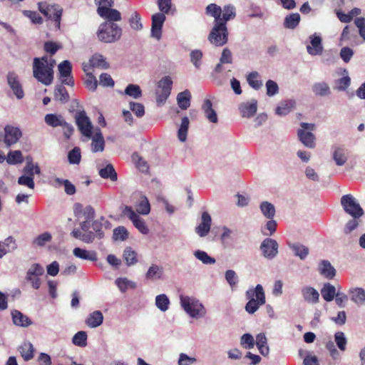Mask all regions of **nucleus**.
Here are the masks:
<instances>
[{"instance_id":"nucleus-2","label":"nucleus","mask_w":365,"mask_h":365,"mask_svg":"<svg viewBox=\"0 0 365 365\" xmlns=\"http://www.w3.org/2000/svg\"><path fill=\"white\" fill-rule=\"evenodd\" d=\"M157 4L161 13H157L152 16L150 36L160 41L162 38L163 24L166 19L165 14L170 12L172 1L171 0H157Z\"/></svg>"},{"instance_id":"nucleus-48","label":"nucleus","mask_w":365,"mask_h":365,"mask_svg":"<svg viewBox=\"0 0 365 365\" xmlns=\"http://www.w3.org/2000/svg\"><path fill=\"white\" fill-rule=\"evenodd\" d=\"M194 257L204 264H214L216 262L215 258L208 255V254L200 250H195L193 252Z\"/></svg>"},{"instance_id":"nucleus-32","label":"nucleus","mask_w":365,"mask_h":365,"mask_svg":"<svg viewBox=\"0 0 365 365\" xmlns=\"http://www.w3.org/2000/svg\"><path fill=\"white\" fill-rule=\"evenodd\" d=\"M202 109L205 113V117L210 122L216 123H217V115L215 110L212 108V103L210 100L205 99L202 106Z\"/></svg>"},{"instance_id":"nucleus-44","label":"nucleus","mask_w":365,"mask_h":365,"mask_svg":"<svg viewBox=\"0 0 365 365\" xmlns=\"http://www.w3.org/2000/svg\"><path fill=\"white\" fill-rule=\"evenodd\" d=\"M99 175L102 178L110 179L112 181H116L118 179L117 173L111 164H108L105 168L100 169Z\"/></svg>"},{"instance_id":"nucleus-26","label":"nucleus","mask_w":365,"mask_h":365,"mask_svg":"<svg viewBox=\"0 0 365 365\" xmlns=\"http://www.w3.org/2000/svg\"><path fill=\"white\" fill-rule=\"evenodd\" d=\"M18 351L24 361H28L33 359L34 349L33 344L27 341H24L18 348Z\"/></svg>"},{"instance_id":"nucleus-18","label":"nucleus","mask_w":365,"mask_h":365,"mask_svg":"<svg viewBox=\"0 0 365 365\" xmlns=\"http://www.w3.org/2000/svg\"><path fill=\"white\" fill-rule=\"evenodd\" d=\"M239 110L242 117L250 118L255 115L257 110V101L252 99L250 101L239 105Z\"/></svg>"},{"instance_id":"nucleus-53","label":"nucleus","mask_w":365,"mask_h":365,"mask_svg":"<svg viewBox=\"0 0 365 365\" xmlns=\"http://www.w3.org/2000/svg\"><path fill=\"white\" fill-rule=\"evenodd\" d=\"M205 10L207 15L215 19L214 22H220V16L222 14V8L220 6L215 4H210L207 6Z\"/></svg>"},{"instance_id":"nucleus-54","label":"nucleus","mask_w":365,"mask_h":365,"mask_svg":"<svg viewBox=\"0 0 365 365\" xmlns=\"http://www.w3.org/2000/svg\"><path fill=\"white\" fill-rule=\"evenodd\" d=\"M304 299L309 303H316L319 298L318 292L312 287H306L302 290Z\"/></svg>"},{"instance_id":"nucleus-22","label":"nucleus","mask_w":365,"mask_h":365,"mask_svg":"<svg viewBox=\"0 0 365 365\" xmlns=\"http://www.w3.org/2000/svg\"><path fill=\"white\" fill-rule=\"evenodd\" d=\"M11 315L14 324L17 327H28L32 324V321L19 310H12Z\"/></svg>"},{"instance_id":"nucleus-51","label":"nucleus","mask_w":365,"mask_h":365,"mask_svg":"<svg viewBox=\"0 0 365 365\" xmlns=\"http://www.w3.org/2000/svg\"><path fill=\"white\" fill-rule=\"evenodd\" d=\"M309 38L310 43L307 46V52L310 55H317L319 52V36L315 34Z\"/></svg>"},{"instance_id":"nucleus-7","label":"nucleus","mask_w":365,"mask_h":365,"mask_svg":"<svg viewBox=\"0 0 365 365\" xmlns=\"http://www.w3.org/2000/svg\"><path fill=\"white\" fill-rule=\"evenodd\" d=\"M341 205L345 212L353 218H360L364 215L360 204L351 194L344 195L341 197Z\"/></svg>"},{"instance_id":"nucleus-27","label":"nucleus","mask_w":365,"mask_h":365,"mask_svg":"<svg viewBox=\"0 0 365 365\" xmlns=\"http://www.w3.org/2000/svg\"><path fill=\"white\" fill-rule=\"evenodd\" d=\"M232 60L231 51L227 48H224L222 51L219 63L215 66V71L218 73H221L223 70L222 65L225 63L230 64L232 63Z\"/></svg>"},{"instance_id":"nucleus-12","label":"nucleus","mask_w":365,"mask_h":365,"mask_svg":"<svg viewBox=\"0 0 365 365\" xmlns=\"http://www.w3.org/2000/svg\"><path fill=\"white\" fill-rule=\"evenodd\" d=\"M43 267L38 263H34L29 268L26 274V279L31 284L34 289H38L41 287V279L39 277L43 275Z\"/></svg>"},{"instance_id":"nucleus-60","label":"nucleus","mask_w":365,"mask_h":365,"mask_svg":"<svg viewBox=\"0 0 365 365\" xmlns=\"http://www.w3.org/2000/svg\"><path fill=\"white\" fill-rule=\"evenodd\" d=\"M68 160L70 164L78 165L81 160L80 148L75 147L69 151L68 153Z\"/></svg>"},{"instance_id":"nucleus-5","label":"nucleus","mask_w":365,"mask_h":365,"mask_svg":"<svg viewBox=\"0 0 365 365\" xmlns=\"http://www.w3.org/2000/svg\"><path fill=\"white\" fill-rule=\"evenodd\" d=\"M179 299L180 307L190 317L200 319L206 315L205 306L196 297L180 295Z\"/></svg>"},{"instance_id":"nucleus-33","label":"nucleus","mask_w":365,"mask_h":365,"mask_svg":"<svg viewBox=\"0 0 365 365\" xmlns=\"http://www.w3.org/2000/svg\"><path fill=\"white\" fill-rule=\"evenodd\" d=\"M109 225V222L106 220L103 217H101L100 219L96 220L92 222L91 227L93 230L92 232L94 235L95 238L98 237L99 239H101L104 236V232L103 231V226H106Z\"/></svg>"},{"instance_id":"nucleus-24","label":"nucleus","mask_w":365,"mask_h":365,"mask_svg":"<svg viewBox=\"0 0 365 365\" xmlns=\"http://www.w3.org/2000/svg\"><path fill=\"white\" fill-rule=\"evenodd\" d=\"M73 255L79 259L95 262L98 259L97 253L93 250H86L76 247L73 250Z\"/></svg>"},{"instance_id":"nucleus-57","label":"nucleus","mask_w":365,"mask_h":365,"mask_svg":"<svg viewBox=\"0 0 365 365\" xmlns=\"http://www.w3.org/2000/svg\"><path fill=\"white\" fill-rule=\"evenodd\" d=\"M352 301L356 304H365V291L361 288H356L351 291Z\"/></svg>"},{"instance_id":"nucleus-63","label":"nucleus","mask_w":365,"mask_h":365,"mask_svg":"<svg viewBox=\"0 0 365 365\" xmlns=\"http://www.w3.org/2000/svg\"><path fill=\"white\" fill-rule=\"evenodd\" d=\"M136 210L142 215H148L150 211V203L145 197H142L137 205Z\"/></svg>"},{"instance_id":"nucleus-23","label":"nucleus","mask_w":365,"mask_h":365,"mask_svg":"<svg viewBox=\"0 0 365 365\" xmlns=\"http://www.w3.org/2000/svg\"><path fill=\"white\" fill-rule=\"evenodd\" d=\"M91 150L93 153L102 152L104 150V138L99 128H96L92 135Z\"/></svg>"},{"instance_id":"nucleus-29","label":"nucleus","mask_w":365,"mask_h":365,"mask_svg":"<svg viewBox=\"0 0 365 365\" xmlns=\"http://www.w3.org/2000/svg\"><path fill=\"white\" fill-rule=\"evenodd\" d=\"M255 344L263 356H267L269 353V348L267 344V338L264 333H259L256 336Z\"/></svg>"},{"instance_id":"nucleus-64","label":"nucleus","mask_w":365,"mask_h":365,"mask_svg":"<svg viewBox=\"0 0 365 365\" xmlns=\"http://www.w3.org/2000/svg\"><path fill=\"white\" fill-rule=\"evenodd\" d=\"M334 159L337 165H343L346 162L345 151L341 148H337L334 152Z\"/></svg>"},{"instance_id":"nucleus-37","label":"nucleus","mask_w":365,"mask_h":365,"mask_svg":"<svg viewBox=\"0 0 365 365\" xmlns=\"http://www.w3.org/2000/svg\"><path fill=\"white\" fill-rule=\"evenodd\" d=\"M191 94L188 90L180 92L177 96V102L178 106L182 110H186L190 106Z\"/></svg>"},{"instance_id":"nucleus-45","label":"nucleus","mask_w":365,"mask_h":365,"mask_svg":"<svg viewBox=\"0 0 365 365\" xmlns=\"http://www.w3.org/2000/svg\"><path fill=\"white\" fill-rule=\"evenodd\" d=\"M190 120L186 116L183 117L181 120L180 128L178 130V138L180 142H185L189 128Z\"/></svg>"},{"instance_id":"nucleus-21","label":"nucleus","mask_w":365,"mask_h":365,"mask_svg":"<svg viewBox=\"0 0 365 365\" xmlns=\"http://www.w3.org/2000/svg\"><path fill=\"white\" fill-rule=\"evenodd\" d=\"M97 13L101 17L108 20V21L113 22L121 20V14L120 11L116 9H111V7H108L106 9L98 8Z\"/></svg>"},{"instance_id":"nucleus-56","label":"nucleus","mask_w":365,"mask_h":365,"mask_svg":"<svg viewBox=\"0 0 365 365\" xmlns=\"http://www.w3.org/2000/svg\"><path fill=\"white\" fill-rule=\"evenodd\" d=\"M240 343L242 348L252 349L255 345V339L252 334L246 333L241 336Z\"/></svg>"},{"instance_id":"nucleus-19","label":"nucleus","mask_w":365,"mask_h":365,"mask_svg":"<svg viewBox=\"0 0 365 365\" xmlns=\"http://www.w3.org/2000/svg\"><path fill=\"white\" fill-rule=\"evenodd\" d=\"M8 84L18 99H21L24 96V93L21 85L15 73H9L7 76Z\"/></svg>"},{"instance_id":"nucleus-34","label":"nucleus","mask_w":365,"mask_h":365,"mask_svg":"<svg viewBox=\"0 0 365 365\" xmlns=\"http://www.w3.org/2000/svg\"><path fill=\"white\" fill-rule=\"evenodd\" d=\"M259 210L262 215L267 220L274 219L276 215L274 205L268 201H262L259 204Z\"/></svg>"},{"instance_id":"nucleus-52","label":"nucleus","mask_w":365,"mask_h":365,"mask_svg":"<svg viewBox=\"0 0 365 365\" xmlns=\"http://www.w3.org/2000/svg\"><path fill=\"white\" fill-rule=\"evenodd\" d=\"M45 122L51 127L61 126L65 124V120L61 115L56 114H47L45 116Z\"/></svg>"},{"instance_id":"nucleus-13","label":"nucleus","mask_w":365,"mask_h":365,"mask_svg":"<svg viewBox=\"0 0 365 365\" xmlns=\"http://www.w3.org/2000/svg\"><path fill=\"white\" fill-rule=\"evenodd\" d=\"M59 72V79L62 84L69 86H73L74 81L71 76L72 66L71 63L65 60L62 61L58 66Z\"/></svg>"},{"instance_id":"nucleus-40","label":"nucleus","mask_w":365,"mask_h":365,"mask_svg":"<svg viewBox=\"0 0 365 365\" xmlns=\"http://www.w3.org/2000/svg\"><path fill=\"white\" fill-rule=\"evenodd\" d=\"M336 294V288L330 283H325L321 289V295L327 302H331L334 299Z\"/></svg>"},{"instance_id":"nucleus-30","label":"nucleus","mask_w":365,"mask_h":365,"mask_svg":"<svg viewBox=\"0 0 365 365\" xmlns=\"http://www.w3.org/2000/svg\"><path fill=\"white\" fill-rule=\"evenodd\" d=\"M336 274V270L328 260H321V275L327 279H333Z\"/></svg>"},{"instance_id":"nucleus-4","label":"nucleus","mask_w":365,"mask_h":365,"mask_svg":"<svg viewBox=\"0 0 365 365\" xmlns=\"http://www.w3.org/2000/svg\"><path fill=\"white\" fill-rule=\"evenodd\" d=\"M122 34V29L117 24L110 21L101 24L96 31L98 39L105 43H112L119 41Z\"/></svg>"},{"instance_id":"nucleus-25","label":"nucleus","mask_w":365,"mask_h":365,"mask_svg":"<svg viewBox=\"0 0 365 365\" xmlns=\"http://www.w3.org/2000/svg\"><path fill=\"white\" fill-rule=\"evenodd\" d=\"M103 322V315L101 311H94L91 313L86 319V325L90 328H96L101 326Z\"/></svg>"},{"instance_id":"nucleus-61","label":"nucleus","mask_w":365,"mask_h":365,"mask_svg":"<svg viewBox=\"0 0 365 365\" xmlns=\"http://www.w3.org/2000/svg\"><path fill=\"white\" fill-rule=\"evenodd\" d=\"M259 75L257 71L250 73L247 76L249 85L255 90L259 89L262 86V82L259 79Z\"/></svg>"},{"instance_id":"nucleus-16","label":"nucleus","mask_w":365,"mask_h":365,"mask_svg":"<svg viewBox=\"0 0 365 365\" xmlns=\"http://www.w3.org/2000/svg\"><path fill=\"white\" fill-rule=\"evenodd\" d=\"M21 131L17 127L6 125L4 128V143L7 147H9L18 142L21 137Z\"/></svg>"},{"instance_id":"nucleus-15","label":"nucleus","mask_w":365,"mask_h":365,"mask_svg":"<svg viewBox=\"0 0 365 365\" xmlns=\"http://www.w3.org/2000/svg\"><path fill=\"white\" fill-rule=\"evenodd\" d=\"M73 213L78 220H92L95 217V210L91 205L83 207L81 203H75L73 205Z\"/></svg>"},{"instance_id":"nucleus-38","label":"nucleus","mask_w":365,"mask_h":365,"mask_svg":"<svg viewBox=\"0 0 365 365\" xmlns=\"http://www.w3.org/2000/svg\"><path fill=\"white\" fill-rule=\"evenodd\" d=\"M90 63L93 67L107 69L109 68V63L106 58L101 53H95L90 58Z\"/></svg>"},{"instance_id":"nucleus-39","label":"nucleus","mask_w":365,"mask_h":365,"mask_svg":"<svg viewBox=\"0 0 365 365\" xmlns=\"http://www.w3.org/2000/svg\"><path fill=\"white\" fill-rule=\"evenodd\" d=\"M71 235L86 243H91L95 240V235L92 232H83L81 229H74Z\"/></svg>"},{"instance_id":"nucleus-46","label":"nucleus","mask_w":365,"mask_h":365,"mask_svg":"<svg viewBox=\"0 0 365 365\" xmlns=\"http://www.w3.org/2000/svg\"><path fill=\"white\" fill-rule=\"evenodd\" d=\"M300 19V15L298 13L287 15L284 21V26L286 29H294L299 25Z\"/></svg>"},{"instance_id":"nucleus-50","label":"nucleus","mask_w":365,"mask_h":365,"mask_svg":"<svg viewBox=\"0 0 365 365\" xmlns=\"http://www.w3.org/2000/svg\"><path fill=\"white\" fill-rule=\"evenodd\" d=\"M54 98L56 101L65 103L68 101L69 95L64 86L58 85L54 90Z\"/></svg>"},{"instance_id":"nucleus-62","label":"nucleus","mask_w":365,"mask_h":365,"mask_svg":"<svg viewBox=\"0 0 365 365\" xmlns=\"http://www.w3.org/2000/svg\"><path fill=\"white\" fill-rule=\"evenodd\" d=\"M23 160V156L20 150L10 151L6 158V162L10 165L21 163Z\"/></svg>"},{"instance_id":"nucleus-59","label":"nucleus","mask_w":365,"mask_h":365,"mask_svg":"<svg viewBox=\"0 0 365 365\" xmlns=\"http://www.w3.org/2000/svg\"><path fill=\"white\" fill-rule=\"evenodd\" d=\"M72 342L76 346L85 347L87 345V334L86 331H78L72 339Z\"/></svg>"},{"instance_id":"nucleus-42","label":"nucleus","mask_w":365,"mask_h":365,"mask_svg":"<svg viewBox=\"0 0 365 365\" xmlns=\"http://www.w3.org/2000/svg\"><path fill=\"white\" fill-rule=\"evenodd\" d=\"M128 23L130 28L136 31H141L143 28L141 22V16L136 11H133L128 19Z\"/></svg>"},{"instance_id":"nucleus-14","label":"nucleus","mask_w":365,"mask_h":365,"mask_svg":"<svg viewBox=\"0 0 365 365\" xmlns=\"http://www.w3.org/2000/svg\"><path fill=\"white\" fill-rule=\"evenodd\" d=\"M302 129L298 131V136L300 141L307 147L312 148L314 146V137L309 131L312 130V124L303 123L301 124Z\"/></svg>"},{"instance_id":"nucleus-20","label":"nucleus","mask_w":365,"mask_h":365,"mask_svg":"<svg viewBox=\"0 0 365 365\" xmlns=\"http://www.w3.org/2000/svg\"><path fill=\"white\" fill-rule=\"evenodd\" d=\"M18 248V245L16 239L9 236L4 241H0V258H2L6 254L16 251Z\"/></svg>"},{"instance_id":"nucleus-1","label":"nucleus","mask_w":365,"mask_h":365,"mask_svg":"<svg viewBox=\"0 0 365 365\" xmlns=\"http://www.w3.org/2000/svg\"><path fill=\"white\" fill-rule=\"evenodd\" d=\"M55 61L46 56L35 58L33 64V73L39 82L45 86H49L53 80V67Z\"/></svg>"},{"instance_id":"nucleus-8","label":"nucleus","mask_w":365,"mask_h":365,"mask_svg":"<svg viewBox=\"0 0 365 365\" xmlns=\"http://www.w3.org/2000/svg\"><path fill=\"white\" fill-rule=\"evenodd\" d=\"M76 124L81 132V133L88 138H91L93 133V126L89 118L86 115L85 110H77L74 115Z\"/></svg>"},{"instance_id":"nucleus-36","label":"nucleus","mask_w":365,"mask_h":365,"mask_svg":"<svg viewBox=\"0 0 365 365\" xmlns=\"http://www.w3.org/2000/svg\"><path fill=\"white\" fill-rule=\"evenodd\" d=\"M289 247L292 250L294 255L303 260L309 255V249L306 246L299 242L289 243Z\"/></svg>"},{"instance_id":"nucleus-28","label":"nucleus","mask_w":365,"mask_h":365,"mask_svg":"<svg viewBox=\"0 0 365 365\" xmlns=\"http://www.w3.org/2000/svg\"><path fill=\"white\" fill-rule=\"evenodd\" d=\"M296 102L294 100H284L279 104L276 108V114L280 116H284L289 113L295 107Z\"/></svg>"},{"instance_id":"nucleus-17","label":"nucleus","mask_w":365,"mask_h":365,"mask_svg":"<svg viewBox=\"0 0 365 365\" xmlns=\"http://www.w3.org/2000/svg\"><path fill=\"white\" fill-rule=\"evenodd\" d=\"M211 222L212 219L210 215L207 212H204L201 217V222L195 227V232L200 237H206L210 230Z\"/></svg>"},{"instance_id":"nucleus-49","label":"nucleus","mask_w":365,"mask_h":365,"mask_svg":"<svg viewBox=\"0 0 365 365\" xmlns=\"http://www.w3.org/2000/svg\"><path fill=\"white\" fill-rule=\"evenodd\" d=\"M123 259L128 266L134 265L138 262L137 253L130 247H127L124 250Z\"/></svg>"},{"instance_id":"nucleus-41","label":"nucleus","mask_w":365,"mask_h":365,"mask_svg":"<svg viewBox=\"0 0 365 365\" xmlns=\"http://www.w3.org/2000/svg\"><path fill=\"white\" fill-rule=\"evenodd\" d=\"M115 283L121 292H125L127 289H135L137 287L135 282L131 281L126 277L117 278Z\"/></svg>"},{"instance_id":"nucleus-3","label":"nucleus","mask_w":365,"mask_h":365,"mask_svg":"<svg viewBox=\"0 0 365 365\" xmlns=\"http://www.w3.org/2000/svg\"><path fill=\"white\" fill-rule=\"evenodd\" d=\"M245 296L247 300L245 309L250 314H255L261 306L266 303L265 292L260 284L255 287H250L245 292Z\"/></svg>"},{"instance_id":"nucleus-9","label":"nucleus","mask_w":365,"mask_h":365,"mask_svg":"<svg viewBox=\"0 0 365 365\" xmlns=\"http://www.w3.org/2000/svg\"><path fill=\"white\" fill-rule=\"evenodd\" d=\"M40 11L48 19L55 21L56 27L60 29L63 9L58 4H38Z\"/></svg>"},{"instance_id":"nucleus-10","label":"nucleus","mask_w":365,"mask_h":365,"mask_svg":"<svg viewBox=\"0 0 365 365\" xmlns=\"http://www.w3.org/2000/svg\"><path fill=\"white\" fill-rule=\"evenodd\" d=\"M259 250L265 259L272 260L279 253V244L275 240L267 237L261 242Z\"/></svg>"},{"instance_id":"nucleus-11","label":"nucleus","mask_w":365,"mask_h":365,"mask_svg":"<svg viewBox=\"0 0 365 365\" xmlns=\"http://www.w3.org/2000/svg\"><path fill=\"white\" fill-rule=\"evenodd\" d=\"M123 212L133 222L135 227L143 235L149 233V228L145 221L140 217L130 207L125 206Z\"/></svg>"},{"instance_id":"nucleus-58","label":"nucleus","mask_w":365,"mask_h":365,"mask_svg":"<svg viewBox=\"0 0 365 365\" xmlns=\"http://www.w3.org/2000/svg\"><path fill=\"white\" fill-rule=\"evenodd\" d=\"M124 93L135 99L141 97L142 91L139 86L136 84H129L125 89Z\"/></svg>"},{"instance_id":"nucleus-35","label":"nucleus","mask_w":365,"mask_h":365,"mask_svg":"<svg viewBox=\"0 0 365 365\" xmlns=\"http://www.w3.org/2000/svg\"><path fill=\"white\" fill-rule=\"evenodd\" d=\"M222 16H220V21L221 23H224L225 25H227V22L234 19L236 16V9L235 6L232 4L225 5L222 9Z\"/></svg>"},{"instance_id":"nucleus-43","label":"nucleus","mask_w":365,"mask_h":365,"mask_svg":"<svg viewBox=\"0 0 365 365\" xmlns=\"http://www.w3.org/2000/svg\"><path fill=\"white\" fill-rule=\"evenodd\" d=\"M170 299L165 294H158L155 297V304L156 307L163 312L168 310L170 307Z\"/></svg>"},{"instance_id":"nucleus-31","label":"nucleus","mask_w":365,"mask_h":365,"mask_svg":"<svg viewBox=\"0 0 365 365\" xmlns=\"http://www.w3.org/2000/svg\"><path fill=\"white\" fill-rule=\"evenodd\" d=\"M163 267L157 264H152L145 273V278L148 280L156 281L162 279Z\"/></svg>"},{"instance_id":"nucleus-55","label":"nucleus","mask_w":365,"mask_h":365,"mask_svg":"<svg viewBox=\"0 0 365 365\" xmlns=\"http://www.w3.org/2000/svg\"><path fill=\"white\" fill-rule=\"evenodd\" d=\"M225 278L232 289L236 288L239 283V277L232 269H228L225 273Z\"/></svg>"},{"instance_id":"nucleus-6","label":"nucleus","mask_w":365,"mask_h":365,"mask_svg":"<svg viewBox=\"0 0 365 365\" xmlns=\"http://www.w3.org/2000/svg\"><path fill=\"white\" fill-rule=\"evenodd\" d=\"M228 30L227 25L221 22H214L207 39L215 46H223L228 42Z\"/></svg>"},{"instance_id":"nucleus-47","label":"nucleus","mask_w":365,"mask_h":365,"mask_svg":"<svg viewBox=\"0 0 365 365\" xmlns=\"http://www.w3.org/2000/svg\"><path fill=\"white\" fill-rule=\"evenodd\" d=\"M23 172L30 176L34 178V174L39 175L41 169L38 164H34L31 158H26V165L23 169Z\"/></svg>"}]
</instances>
